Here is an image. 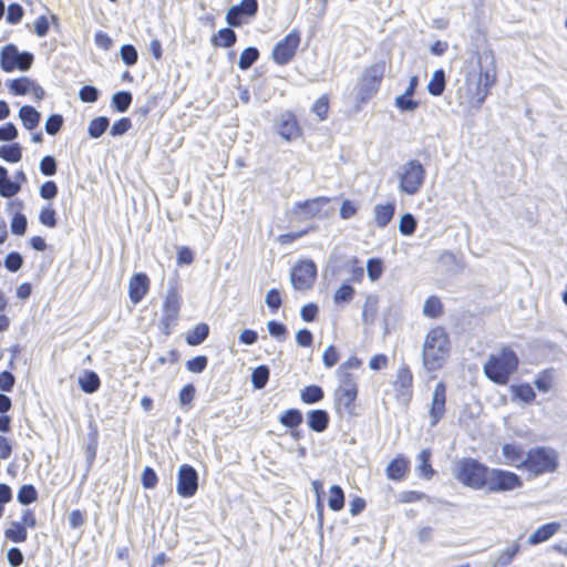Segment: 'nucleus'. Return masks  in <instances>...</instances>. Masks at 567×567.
<instances>
[{
	"label": "nucleus",
	"instance_id": "1",
	"mask_svg": "<svg viewBox=\"0 0 567 567\" xmlns=\"http://www.w3.org/2000/svg\"><path fill=\"white\" fill-rule=\"evenodd\" d=\"M450 338L443 327L431 329L425 336L422 348L423 365L427 371H435L444 364L450 354Z\"/></svg>",
	"mask_w": 567,
	"mask_h": 567
},
{
	"label": "nucleus",
	"instance_id": "2",
	"mask_svg": "<svg viewBox=\"0 0 567 567\" xmlns=\"http://www.w3.org/2000/svg\"><path fill=\"white\" fill-rule=\"evenodd\" d=\"M519 359L509 348H502L492 353L483 367L486 378L497 384H506L517 370Z\"/></svg>",
	"mask_w": 567,
	"mask_h": 567
},
{
	"label": "nucleus",
	"instance_id": "3",
	"mask_svg": "<svg viewBox=\"0 0 567 567\" xmlns=\"http://www.w3.org/2000/svg\"><path fill=\"white\" fill-rule=\"evenodd\" d=\"M489 468L474 458L461 460L454 470L455 478L473 489H485Z\"/></svg>",
	"mask_w": 567,
	"mask_h": 567
},
{
	"label": "nucleus",
	"instance_id": "4",
	"mask_svg": "<svg viewBox=\"0 0 567 567\" xmlns=\"http://www.w3.org/2000/svg\"><path fill=\"white\" fill-rule=\"evenodd\" d=\"M496 72L495 69L486 68L481 69L476 80L470 76L466 79V102L475 109L481 107L485 99L489 94L491 87L495 84Z\"/></svg>",
	"mask_w": 567,
	"mask_h": 567
},
{
	"label": "nucleus",
	"instance_id": "5",
	"mask_svg": "<svg viewBox=\"0 0 567 567\" xmlns=\"http://www.w3.org/2000/svg\"><path fill=\"white\" fill-rule=\"evenodd\" d=\"M425 168L417 159L404 163L399 172V189L406 195H415L420 192L425 179Z\"/></svg>",
	"mask_w": 567,
	"mask_h": 567
},
{
	"label": "nucleus",
	"instance_id": "6",
	"mask_svg": "<svg viewBox=\"0 0 567 567\" xmlns=\"http://www.w3.org/2000/svg\"><path fill=\"white\" fill-rule=\"evenodd\" d=\"M182 297L176 286H172L166 293L162 306L159 329L165 336L173 333L179 320Z\"/></svg>",
	"mask_w": 567,
	"mask_h": 567
},
{
	"label": "nucleus",
	"instance_id": "7",
	"mask_svg": "<svg viewBox=\"0 0 567 567\" xmlns=\"http://www.w3.org/2000/svg\"><path fill=\"white\" fill-rule=\"evenodd\" d=\"M557 468V457L553 450L535 447L527 452L524 470L538 476L554 472Z\"/></svg>",
	"mask_w": 567,
	"mask_h": 567
},
{
	"label": "nucleus",
	"instance_id": "8",
	"mask_svg": "<svg viewBox=\"0 0 567 567\" xmlns=\"http://www.w3.org/2000/svg\"><path fill=\"white\" fill-rule=\"evenodd\" d=\"M33 63V54L30 52H19L18 48L10 43L4 45L0 52V65L4 72H12L18 69L28 71Z\"/></svg>",
	"mask_w": 567,
	"mask_h": 567
},
{
	"label": "nucleus",
	"instance_id": "9",
	"mask_svg": "<svg viewBox=\"0 0 567 567\" xmlns=\"http://www.w3.org/2000/svg\"><path fill=\"white\" fill-rule=\"evenodd\" d=\"M523 485L520 477L509 471L489 468L486 491L491 493L509 492Z\"/></svg>",
	"mask_w": 567,
	"mask_h": 567
},
{
	"label": "nucleus",
	"instance_id": "10",
	"mask_svg": "<svg viewBox=\"0 0 567 567\" xmlns=\"http://www.w3.org/2000/svg\"><path fill=\"white\" fill-rule=\"evenodd\" d=\"M330 199L328 197H316L305 202L296 203L292 213L298 216L299 220H308L312 218H324L329 212L326 208Z\"/></svg>",
	"mask_w": 567,
	"mask_h": 567
},
{
	"label": "nucleus",
	"instance_id": "11",
	"mask_svg": "<svg viewBox=\"0 0 567 567\" xmlns=\"http://www.w3.org/2000/svg\"><path fill=\"white\" fill-rule=\"evenodd\" d=\"M317 278V266L316 264L308 259L302 260L297 264L290 274V281L295 289L297 290H308L310 289Z\"/></svg>",
	"mask_w": 567,
	"mask_h": 567
},
{
	"label": "nucleus",
	"instance_id": "12",
	"mask_svg": "<svg viewBox=\"0 0 567 567\" xmlns=\"http://www.w3.org/2000/svg\"><path fill=\"white\" fill-rule=\"evenodd\" d=\"M384 70L385 65L382 62L374 63L365 69L359 90V95L362 101L370 99L377 93L383 79Z\"/></svg>",
	"mask_w": 567,
	"mask_h": 567
},
{
	"label": "nucleus",
	"instance_id": "13",
	"mask_svg": "<svg viewBox=\"0 0 567 567\" xmlns=\"http://www.w3.org/2000/svg\"><path fill=\"white\" fill-rule=\"evenodd\" d=\"M300 44V34L291 31L280 40L272 50V59L277 64L285 65L291 61Z\"/></svg>",
	"mask_w": 567,
	"mask_h": 567
},
{
	"label": "nucleus",
	"instance_id": "14",
	"mask_svg": "<svg viewBox=\"0 0 567 567\" xmlns=\"http://www.w3.org/2000/svg\"><path fill=\"white\" fill-rule=\"evenodd\" d=\"M197 488L198 475L196 470L188 464L182 465L178 470L177 493L182 497H190L196 493Z\"/></svg>",
	"mask_w": 567,
	"mask_h": 567
},
{
	"label": "nucleus",
	"instance_id": "15",
	"mask_svg": "<svg viewBox=\"0 0 567 567\" xmlns=\"http://www.w3.org/2000/svg\"><path fill=\"white\" fill-rule=\"evenodd\" d=\"M446 386L443 382L435 384L430 408L431 426H435L445 414Z\"/></svg>",
	"mask_w": 567,
	"mask_h": 567
},
{
	"label": "nucleus",
	"instance_id": "16",
	"mask_svg": "<svg viewBox=\"0 0 567 567\" xmlns=\"http://www.w3.org/2000/svg\"><path fill=\"white\" fill-rule=\"evenodd\" d=\"M527 453L517 443H506L502 446V460L499 463L516 468H524Z\"/></svg>",
	"mask_w": 567,
	"mask_h": 567
},
{
	"label": "nucleus",
	"instance_id": "17",
	"mask_svg": "<svg viewBox=\"0 0 567 567\" xmlns=\"http://www.w3.org/2000/svg\"><path fill=\"white\" fill-rule=\"evenodd\" d=\"M338 377L340 381L339 401L346 408H350L358 395L355 378L352 374H344Z\"/></svg>",
	"mask_w": 567,
	"mask_h": 567
},
{
	"label": "nucleus",
	"instance_id": "18",
	"mask_svg": "<svg viewBox=\"0 0 567 567\" xmlns=\"http://www.w3.org/2000/svg\"><path fill=\"white\" fill-rule=\"evenodd\" d=\"M150 288V279L143 274H135L128 282V293L130 299L134 305L141 302V300L145 297Z\"/></svg>",
	"mask_w": 567,
	"mask_h": 567
},
{
	"label": "nucleus",
	"instance_id": "19",
	"mask_svg": "<svg viewBox=\"0 0 567 567\" xmlns=\"http://www.w3.org/2000/svg\"><path fill=\"white\" fill-rule=\"evenodd\" d=\"M277 127L279 135L285 140L289 141L296 138L299 135V127L296 116L289 111L280 114Z\"/></svg>",
	"mask_w": 567,
	"mask_h": 567
},
{
	"label": "nucleus",
	"instance_id": "20",
	"mask_svg": "<svg viewBox=\"0 0 567 567\" xmlns=\"http://www.w3.org/2000/svg\"><path fill=\"white\" fill-rule=\"evenodd\" d=\"M330 416L326 410H310L307 413L308 426L317 433L323 432L329 425Z\"/></svg>",
	"mask_w": 567,
	"mask_h": 567
},
{
	"label": "nucleus",
	"instance_id": "21",
	"mask_svg": "<svg viewBox=\"0 0 567 567\" xmlns=\"http://www.w3.org/2000/svg\"><path fill=\"white\" fill-rule=\"evenodd\" d=\"M413 377L408 367H402L399 369L394 386L399 395L401 396H410L411 388H412Z\"/></svg>",
	"mask_w": 567,
	"mask_h": 567
},
{
	"label": "nucleus",
	"instance_id": "22",
	"mask_svg": "<svg viewBox=\"0 0 567 567\" xmlns=\"http://www.w3.org/2000/svg\"><path fill=\"white\" fill-rule=\"evenodd\" d=\"M560 528L559 523H548L540 527H538L534 534H532L528 538L529 545H537L539 543L548 540L551 536H554L558 529Z\"/></svg>",
	"mask_w": 567,
	"mask_h": 567
},
{
	"label": "nucleus",
	"instance_id": "23",
	"mask_svg": "<svg viewBox=\"0 0 567 567\" xmlns=\"http://www.w3.org/2000/svg\"><path fill=\"white\" fill-rule=\"evenodd\" d=\"M395 204L375 205L373 208L374 221L378 227H385L394 216Z\"/></svg>",
	"mask_w": 567,
	"mask_h": 567
},
{
	"label": "nucleus",
	"instance_id": "24",
	"mask_svg": "<svg viewBox=\"0 0 567 567\" xmlns=\"http://www.w3.org/2000/svg\"><path fill=\"white\" fill-rule=\"evenodd\" d=\"M519 544L512 543L505 549L501 550L492 560V567H507L513 558L519 551Z\"/></svg>",
	"mask_w": 567,
	"mask_h": 567
},
{
	"label": "nucleus",
	"instance_id": "25",
	"mask_svg": "<svg viewBox=\"0 0 567 567\" xmlns=\"http://www.w3.org/2000/svg\"><path fill=\"white\" fill-rule=\"evenodd\" d=\"M19 117L23 126L27 130L32 131L38 127L41 120V114L33 106L24 105L19 111Z\"/></svg>",
	"mask_w": 567,
	"mask_h": 567
},
{
	"label": "nucleus",
	"instance_id": "26",
	"mask_svg": "<svg viewBox=\"0 0 567 567\" xmlns=\"http://www.w3.org/2000/svg\"><path fill=\"white\" fill-rule=\"evenodd\" d=\"M431 455L432 453L429 449H423L416 456V461L419 463L416 466V473L419 476L426 480H430L435 474V471L432 468L430 463Z\"/></svg>",
	"mask_w": 567,
	"mask_h": 567
},
{
	"label": "nucleus",
	"instance_id": "27",
	"mask_svg": "<svg viewBox=\"0 0 567 567\" xmlns=\"http://www.w3.org/2000/svg\"><path fill=\"white\" fill-rule=\"evenodd\" d=\"M409 471V462L405 458H394L386 466V476L393 481H401Z\"/></svg>",
	"mask_w": 567,
	"mask_h": 567
},
{
	"label": "nucleus",
	"instance_id": "28",
	"mask_svg": "<svg viewBox=\"0 0 567 567\" xmlns=\"http://www.w3.org/2000/svg\"><path fill=\"white\" fill-rule=\"evenodd\" d=\"M79 384L82 391L92 394L99 390L101 381L94 371H85L79 377Z\"/></svg>",
	"mask_w": 567,
	"mask_h": 567
},
{
	"label": "nucleus",
	"instance_id": "29",
	"mask_svg": "<svg viewBox=\"0 0 567 567\" xmlns=\"http://www.w3.org/2000/svg\"><path fill=\"white\" fill-rule=\"evenodd\" d=\"M237 35L230 28L220 29L213 38L212 43L215 47L230 48L235 44Z\"/></svg>",
	"mask_w": 567,
	"mask_h": 567
},
{
	"label": "nucleus",
	"instance_id": "30",
	"mask_svg": "<svg viewBox=\"0 0 567 567\" xmlns=\"http://www.w3.org/2000/svg\"><path fill=\"white\" fill-rule=\"evenodd\" d=\"M445 90V73L442 69L435 70L427 83V91L433 96H440Z\"/></svg>",
	"mask_w": 567,
	"mask_h": 567
},
{
	"label": "nucleus",
	"instance_id": "31",
	"mask_svg": "<svg viewBox=\"0 0 567 567\" xmlns=\"http://www.w3.org/2000/svg\"><path fill=\"white\" fill-rule=\"evenodd\" d=\"M4 537L13 543H23L28 538V532L22 523L12 522L4 530Z\"/></svg>",
	"mask_w": 567,
	"mask_h": 567
},
{
	"label": "nucleus",
	"instance_id": "32",
	"mask_svg": "<svg viewBox=\"0 0 567 567\" xmlns=\"http://www.w3.org/2000/svg\"><path fill=\"white\" fill-rule=\"evenodd\" d=\"M209 328L206 323L196 324L186 336L189 346H198L208 337Z\"/></svg>",
	"mask_w": 567,
	"mask_h": 567
},
{
	"label": "nucleus",
	"instance_id": "33",
	"mask_svg": "<svg viewBox=\"0 0 567 567\" xmlns=\"http://www.w3.org/2000/svg\"><path fill=\"white\" fill-rule=\"evenodd\" d=\"M324 396L323 390L319 385H308L300 392V399L306 404H313L321 401Z\"/></svg>",
	"mask_w": 567,
	"mask_h": 567
},
{
	"label": "nucleus",
	"instance_id": "34",
	"mask_svg": "<svg viewBox=\"0 0 567 567\" xmlns=\"http://www.w3.org/2000/svg\"><path fill=\"white\" fill-rule=\"evenodd\" d=\"M132 100L133 95L131 92L120 91L112 96L111 104L117 112L124 113L131 106Z\"/></svg>",
	"mask_w": 567,
	"mask_h": 567
},
{
	"label": "nucleus",
	"instance_id": "35",
	"mask_svg": "<svg viewBox=\"0 0 567 567\" xmlns=\"http://www.w3.org/2000/svg\"><path fill=\"white\" fill-rule=\"evenodd\" d=\"M0 157L9 163H18L22 157V148L20 144L0 146Z\"/></svg>",
	"mask_w": 567,
	"mask_h": 567
},
{
	"label": "nucleus",
	"instance_id": "36",
	"mask_svg": "<svg viewBox=\"0 0 567 567\" xmlns=\"http://www.w3.org/2000/svg\"><path fill=\"white\" fill-rule=\"evenodd\" d=\"M328 506L331 511H341L344 506V493L339 485H332L330 487V497L328 499Z\"/></svg>",
	"mask_w": 567,
	"mask_h": 567
},
{
	"label": "nucleus",
	"instance_id": "37",
	"mask_svg": "<svg viewBox=\"0 0 567 567\" xmlns=\"http://www.w3.org/2000/svg\"><path fill=\"white\" fill-rule=\"evenodd\" d=\"M109 125L110 121L106 116L95 117L89 124V135L92 138H99L107 130Z\"/></svg>",
	"mask_w": 567,
	"mask_h": 567
},
{
	"label": "nucleus",
	"instance_id": "38",
	"mask_svg": "<svg viewBox=\"0 0 567 567\" xmlns=\"http://www.w3.org/2000/svg\"><path fill=\"white\" fill-rule=\"evenodd\" d=\"M279 422L289 429H295L302 422V413L297 409L287 410L280 417Z\"/></svg>",
	"mask_w": 567,
	"mask_h": 567
},
{
	"label": "nucleus",
	"instance_id": "39",
	"mask_svg": "<svg viewBox=\"0 0 567 567\" xmlns=\"http://www.w3.org/2000/svg\"><path fill=\"white\" fill-rule=\"evenodd\" d=\"M259 51L255 47L246 48L239 56L238 66L240 70H248L258 59Z\"/></svg>",
	"mask_w": 567,
	"mask_h": 567
},
{
	"label": "nucleus",
	"instance_id": "40",
	"mask_svg": "<svg viewBox=\"0 0 567 567\" xmlns=\"http://www.w3.org/2000/svg\"><path fill=\"white\" fill-rule=\"evenodd\" d=\"M270 370L267 365H258L251 373V382L255 389H262L266 386L269 379Z\"/></svg>",
	"mask_w": 567,
	"mask_h": 567
},
{
	"label": "nucleus",
	"instance_id": "41",
	"mask_svg": "<svg viewBox=\"0 0 567 567\" xmlns=\"http://www.w3.org/2000/svg\"><path fill=\"white\" fill-rule=\"evenodd\" d=\"M512 392L514 393V395L516 398H518L519 400H522L525 403H530L536 398V393H535L534 389L532 388V385H529L527 383L519 384V385H513Z\"/></svg>",
	"mask_w": 567,
	"mask_h": 567
},
{
	"label": "nucleus",
	"instance_id": "42",
	"mask_svg": "<svg viewBox=\"0 0 567 567\" xmlns=\"http://www.w3.org/2000/svg\"><path fill=\"white\" fill-rule=\"evenodd\" d=\"M17 498L20 504L29 505V504L33 503L34 501H37L38 492L33 485L25 484L19 488Z\"/></svg>",
	"mask_w": 567,
	"mask_h": 567
},
{
	"label": "nucleus",
	"instance_id": "43",
	"mask_svg": "<svg viewBox=\"0 0 567 567\" xmlns=\"http://www.w3.org/2000/svg\"><path fill=\"white\" fill-rule=\"evenodd\" d=\"M416 219L410 213H405L401 216L399 221V231L404 236L412 235L416 229Z\"/></svg>",
	"mask_w": 567,
	"mask_h": 567
},
{
	"label": "nucleus",
	"instance_id": "44",
	"mask_svg": "<svg viewBox=\"0 0 567 567\" xmlns=\"http://www.w3.org/2000/svg\"><path fill=\"white\" fill-rule=\"evenodd\" d=\"M442 312V302L435 297H429L423 305V313L430 318H436Z\"/></svg>",
	"mask_w": 567,
	"mask_h": 567
},
{
	"label": "nucleus",
	"instance_id": "45",
	"mask_svg": "<svg viewBox=\"0 0 567 567\" xmlns=\"http://www.w3.org/2000/svg\"><path fill=\"white\" fill-rule=\"evenodd\" d=\"M8 85L13 94L24 95L30 92L32 81L28 78H19L9 81Z\"/></svg>",
	"mask_w": 567,
	"mask_h": 567
},
{
	"label": "nucleus",
	"instance_id": "46",
	"mask_svg": "<svg viewBox=\"0 0 567 567\" xmlns=\"http://www.w3.org/2000/svg\"><path fill=\"white\" fill-rule=\"evenodd\" d=\"M195 393H196V388L194 386V384L188 383V384L184 385L182 388V390L179 391V395H178L179 405L183 409L188 410L192 406V402L195 398Z\"/></svg>",
	"mask_w": 567,
	"mask_h": 567
},
{
	"label": "nucleus",
	"instance_id": "47",
	"mask_svg": "<svg viewBox=\"0 0 567 567\" xmlns=\"http://www.w3.org/2000/svg\"><path fill=\"white\" fill-rule=\"evenodd\" d=\"M394 104L401 112H414L419 107V102L413 100L412 96H406L405 93L398 95Z\"/></svg>",
	"mask_w": 567,
	"mask_h": 567
},
{
	"label": "nucleus",
	"instance_id": "48",
	"mask_svg": "<svg viewBox=\"0 0 567 567\" xmlns=\"http://www.w3.org/2000/svg\"><path fill=\"white\" fill-rule=\"evenodd\" d=\"M354 289L348 284H343L333 296V301L337 305L350 302L353 298Z\"/></svg>",
	"mask_w": 567,
	"mask_h": 567
},
{
	"label": "nucleus",
	"instance_id": "49",
	"mask_svg": "<svg viewBox=\"0 0 567 567\" xmlns=\"http://www.w3.org/2000/svg\"><path fill=\"white\" fill-rule=\"evenodd\" d=\"M120 55L122 61L128 66L134 65L138 59L137 51L132 44H123L120 49Z\"/></svg>",
	"mask_w": 567,
	"mask_h": 567
},
{
	"label": "nucleus",
	"instance_id": "50",
	"mask_svg": "<svg viewBox=\"0 0 567 567\" xmlns=\"http://www.w3.org/2000/svg\"><path fill=\"white\" fill-rule=\"evenodd\" d=\"M27 226H28L27 217L21 213H17L13 216L11 224H10L11 231L18 236H22L25 234Z\"/></svg>",
	"mask_w": 567,
	"mask_h": 567
},
{
	"label": "nucleus",
	"instance_id": "51",
	"mask_svg": "<svg viewBox=\"0 0 567 567\" xmlns=\"http://www.w3.org/2000/svg\"><path fill=\"white\" fill-rule=\"evenodd\" d=\"M63 117L60 114H51L45 123L44 128L49 135H55L62 127Z\"/></svg>",
	"mask_w": 567,
	"mask_h": 567
},
{
	"label": "nucleus",
	"instance_id": "52",
	"mask_svg": "<svg viewBox=\"0 0 567 567\" xmlns=\"http://www.w3.org/2000/svg\"><path fill=\"white\" fill-rule=\"evenodd\" d=\"M39 220L42 225L54 228L56 226L55 210L50 206H45L40 210Z\"/></svg>",
	"mask_w": 567,
	"mask_h": 567
},
{
	"label": "nucleus",
	"instance_id": "53",
	"mask_svg": "<svg viewBox=\"0 0 567 567\" xmlns=\"http://www.w3.org/2000/svg\"><path fill=\"white\" fill-rule=\"evenodd\" d=\"M267 329L270 336L274 338L284 341L287 336V328L281 322H278L276 320H270L267 322Z\"/></svg>",
	"mask_w": 567,
	"mask_h": 567
},
{
	"label": "nucleus",
	"instance_id": "54",
	"mask_svg": "<svg viewBox=\"0 0 567 567\" xmlns=\"http://www.w3.org/2000/svg\"><path fill=\"white\" fill-rule=\"evenodd\" d=\"M99 90L93 85H84L79 92V99L84 103H94L99 99Z\"/></svg>",
	"mask_w": 567,
	"mask_h": 567
},
{
	"label": "nucleus",
	"instance_id": "55",
	"mask_svg": "<svg viewBox=\"0 0 567 567\" xmlns=\"http://www.w3.org/2000/svg\"><path fill=\"white\" fill-rule=\"evenodd\" d=\"M208 363V359L205 355H197L186 362V368L193 373L203 372Z\"/></svg>",
	"mask_w": 567,
	"mask_h": 567
},
{
	"label": "nucleus",
	"instance_id": "56",
	"mask_svg": "<svg viewBox=\"0 0 567 567\" xmlns=\"http://www.w3.org/2000/svg\"><path fill=\"white\" fill-rule=\"evenodd\" d=\"M265 302L272 312L277 311L282 303L280 291L276 288L270 289L266 295Z\"/></svg>",
	"mask_w": 567,
	"mask_h": 567
},
{
	"label": "nucleus",
	"instance_id": "57",
	"mask_svg": "<svg viewBox=\"0 0 567 567\" xmlns=\"http://www.w3.org/2000/svg\"><path fill=\"white\" fill-rule=\"evenodd\" d=\"M141 481L144 488L152 489L157 484V475L152 467L145 466L142 473Z\"/></svg>",
	"mask_w": 567,
	"mask_h": 567
},
{
	"label": "nucleus",
	"instance_id": "58",
	"mask_svg": "<svg viewBox=\"0 0 567 567\" xmlns=\"http://www.w3.org/2000/svg\"><path fill=\"white\" fill-rule=\"evenodd\" d=\"M40 172L45 176H53L56 173V161L53 156L47 155L40 162Z\"/></svg>",
	"mask_w": 567,
	"mask_h": 567
},
{
	"label": "nucleus",
	"instance_id": "59",
	"mask_svg": "<svg viewBox=\"0 0 567 567\" xmlns=\"http://www.w3.org/2000/svg\"><path fill=\"white\" fill-rule=\"evenodd\" d=\"M23 264L22 256L19 252H10L7 255L4 266L9 271H18Z\"/></svg>",
	"mask_w": 567,
	"mask_h": 567
},
{
	"label": "nucleus",
	"instance_id": "60",
	"mask_svg": "<svg viewBox=\"0 0 567 567\" xmlns=\"http://www.w3.org/2000/svg\"><path fill=\"white\" fill-rule=\"evenodd\" d=\"M377 315L375 301L368 298L363 306L362 319L365 324L372 323Z\"/></svg>",
	"mask_w": 567,
	"mask_h": 567
},
{
	"label": "nucleus",
	"instance_id": "61",
	"mask_svg": "<svg viewBox=\"0 0 567 567\" xmlns=\"http://www.w3.org/2000/svg\"><path fill=\"white\" fill-rule=\"evenodd\" d=\"M132 127L131 120L127 117H122L118 121H116L110 131V134L112 136H121L128 132V130Z\"/></svg>",
	"mask_w": 567,
	"mask_h": 567
},
{
	"label": "nucleus",
	"instance_id": "62",
	"mask_svg": "<svg viewBox=\"0 0 567 567\" xmlns=\"http://www.w3.org/2000/svg\"><path fill=\"white\" fill-rule=\"evenodd\" d=\"M20 190L18 183L11 182L8 177L0 184V196L10 198Z\"/></svg>",
	"mask_w": 567,
	"mask_h": 567
},
{
	"label": "nucleus",
	"instance_id": "63",
	"mask_svg": "<svg viewBox=\"0 0 567 567\" xmlns=\"http://www.w3.org/2000/svg\"><path fill=\"white\" fill-rule=\"evenodd\" d=\"M243 17H246L244 12H240V10L233 6L228 9L226 13V21L231 27H239L243 23Z\"/></svg>",
	"mask_w": 567,
	"mask_h": 567
},
{
	"label": "nucleus",
	"instance_id": "64",
	"mask_svg": "<svg viewBox=\"0 0 567 567\" xmlns=\"http://www.w3.org/2000/svg\"><path fill=\"white\" fill-rule=\"evenodd\" d=\"M243 17H246L244 12H240V10L233 6L228 9L226 13V21L231 27H239L243 23Z\"/></svg>",
	"mask_w": 567,
	"mask_h": 567
}]
</instances>
